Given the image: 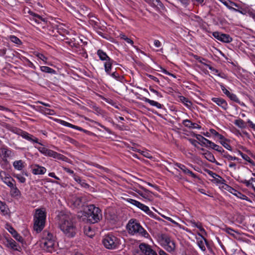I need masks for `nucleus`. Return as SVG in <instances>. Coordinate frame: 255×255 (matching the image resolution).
I'll use <instances>...</instances> for the list:
<instances>
[{"mask_svg": "<svg viewBox=\"0 0 255 255\" xmlns=\"http://www.w3.org/2000/svg\"><path fill=\"white\" fill-rule=\"evenodd\" d=\"M74 216L70 213L61 215L59 222V227L63 234L68 238L75 236L77 229L76 223L73 222Z\"/></svg>", "mask_w": 255, "mask_h": 255, "instance_id": "nucleus-1", "label": "nucleus"}, {"mask_svg": "<svg viewBox=\"0 0 255 255\" xmlns=\"http://www.w3.org/2000/svg\"><path fill=\"white\" fill-rule=\"evenodd\" d=\"M87 210L83 212H78V216L79 218H82L83 220L87 219L92 224H95L99 222L102 219V214L101 210L96 207L93 204H90L87 207Z\"/></svg>", "mask_w": 255, "mask_h": 255, "instance_id": "nucleus-2", "label": "nucleus"}, {"mask_svg": "<svg viewBox=\"0 0 255 255\" xmlns=\"http://www.w3.org/2000/svg\"><path fill=\"white\" fill-rule=\"evenodd\" d=\"M127 229L129 234L138 235L145 238L149 236L147 232L140 225L136 219H130L127 225Z\"/></svg>", "mask_w": 255, "mask_h": 255, "instance_id": "nucleus-3", "label": "nucleus"}, {"mask_svg": "<svg viewBox=\"0 0 255 255\" xmlns=\"http://www.w3.org/2000/svg\"><path fill=\"white\" fill-rule=\"evenodd\" d=\"M56 244V237L48 231L45 230L42 233L41 247L49 253L54 251Z\"/></svg>", "mask_w": 255, "mask_h": 255, "instance_id": "nucleus-4", "label": "nucleus"}, {"mask_svg": "<svg viewBox=\"0 0 255 255\" xmlns=\"http://www.w3.org/2000/svg\"><path fill=\"white\" fill-rule=\"evenodd\" d=\"M46 214L41 209H37L34 215L33 229L37 233H40L44 228L45 224Z\"/></svg>", "mask_w": 255, "mask_h": 255, "instance_id": "nucleus-5", "label": "nucleus"}, {"mask_svg": "<svg viewBox=\"0 0 255 255\" xmlns=\"http://www.w3.org/2000/svg\"><path fill=\"white\" fill-rule=\"evenodd\" d=\"M3 127L9 130L21 135L23 138H25V139L28 141L34 143H37L39 144L42 145V144L41 143L38 142V139L37 138L34 137L32 135L28 133V132L25 131H23L17 128L12 127L10 125L7 124H4L3 125Z\"/></svg>", "mask_w": 255, "mask_h": 255, "instance_id": "nucleus-6", "label": "nucleus"}, {"mask_svg": "<svg viewBox=\"0 0 255 255\" xmlns=\"http://www.w3.org/2000/svg\"><path fill=\"white\" fill-rule=\"evenodd\" d=\"M104 247L109 250H114L119 246L118 239L112 234H108L104 237L102 241Z\"/></svg>", "mask_w": 255, "mask_h": 255, "instance_id": "nucleus-7", "label": "nucleus"}, {"mask_svg": "<svg viewBox=\"0 0 255 255\" xmlns=\"http://www.w3.org/2000/svg\"><path fill=\"white\" fill-rule=\"evenodd\" d=\"M161 241L164 246H165V249L167 252L171 253L175 251V243L169 236L166 234H162L161 235Z\"/></svg>", "mask_w": 255, "mask_h": 255, "instance_id": "nucleus-8", "label": "nucleus"}, {"mask_svg": "<svg viewBox=\"0 0 255 255\" xmlns=\"http://www.w3.org/2000/svg\"><path fill=\"white\" fill-rule=\"evenodd\" d=\"M212 35L218 40L225 43H230L232 41V38L227 34L215 31L212 33Z\"/></svg>", "mask_w": 255, "mask_h": 255, "instance_id": "nucleus-9", "label": "nucleus"}, {"mask_svg": "<svg viewBox=\"0 0 255 255\" xmlns=\"http://www.w3.org/2000/svg\"><path fill=\"white\" fill-rule=\"evenodd\" d=\"M3 244L7 248L11 249L14 251H19L20 247L14 240L12 239L5 238L3 241Z\"/></svg>", "mask_w": 255, "mask_h": 255, "instance_id": "nucleus-10", "label": "nucleus"}, {"mask_svg": "<svg viewBox=\"0 0 255 255\" xmlns=\"http://www.w3.org/2000/svg\"><path fill=\"white\" fill-rule=\"evenodd\" d=\"M28 13L30 14L29 20L33 23V24H40L42 22H45L46 21L45 18H42L40 15L29 10Z\"/></svg>", "mask_w": 255, "mask_h": 255, "instance_id": "nucleus-11", "label": "nucleus"}, {"mask_svg": "<svg viewBox=\"0 0 255 255\" xmlns=\"http://www.w3.org/2000/svg\"><path fill=\"white\" fill-rule=\"evenodd\" d=\"M139 248L145 255H157V253L147 244L142 243L139 245Z\"/></svg>", "mask_w": 255, "mask_h": 255, "instance_id": "nucleus-12", "label": "nucleus"}, {"mask_svg": "<svg viewBox=\"0 0 255 255\" xmlns=\"http://www.w3.org/2000/svg\"><path fill=\"white\" fill-rule=\"evenodd\" d=\"M139 248L145 255H157V253L147 244L142 243L139 245Z\"/></svg>", "mask_w": 255, "mask_h": 255, "instance_id": "nucleus-13", "label": "nucleus"}, {"mask_svg": "<svg viewBox=\"0 0 255 255\" xmlns=\"http://www.w3.org/2000/svg\"><path fill=\"white\" fill-rule=\"evenodd\" d=\"M139 248L145 255H157V253L147 244L142 243L139 245Z\"/></svg>", "mask_w": 255, "mask_h": 255, "instance_id": "nucleus-14", "label": "nucleus"}, {"mask_svg": "<svg viewBox=\"0 0 255 255\" xmlns=\"http://www.w3.org/2000/svg\"><path fill=\"white\" fill-rule=\"evenodd\" d=\"M211 100L215 103L218 106L221 107L223 110H227L228 105L224 99L221 98H212Z\"/></svg>", "mask_w": 255, "mask_h": 255, "instance_id": "nucleus-15", "label": "nucleus"}, {"mask_svg": "<svg viewBox=\"0 0 255 255\" xmlns=\"http://www.w3.org/2000/svg\"><path fill=\"white\" fill-rule=\"evenodd\" d=\"M46 171V169L45 167L39 166L38 164H34L32 166V173L34 175H42Z\"/></svg>", "mask_w": 255, "mask_h": 255, "instance_id": "nucleus-16", "label": "nucleus"}, {"mask_svg": "<svg viewBox=\"0 0 255 255\" xmlns=\"http://www.w3.org/2000/svg\"><path fill=\"white\" fill-rule=\"evenodd\" d=\"M6 229L16 240L21 243L23 242L22 237L17 233L13 227L7 225V228Z\"/></svg>", "mask_w": 255, "mask_h": 255, "instance_id": "nucleus-17", "label": "nucleus"}, {"mask_svg": "<svg viewBox=\"0 0 255 255\" xmlns=\"http://www.w3.org/2000/svg\"><path fill=\"white\" fill-rule=\"evenodd\" d=\"M0 177L2 181L9 188H11L16 183L15 181L8 174L3 177L1 175Z\"/></svg>", "mask_w": 255, "mask_h": 255, "instance_id": "nucleus-18", "label": "nucleus"}, {"mask_svg": "<svg viewBox=\"0 0 255 255\" xmlns=\"http://www.w3.org/2000/svg\"><path fill=\"white\" fill-rule=\"evenodd\" d=\"M12 153V151L6 146L3 145L0 148V154L3 158H6L11 156Z\"/></svg>", "mask_w": 255, "mask_h": 255, "instance_id": "nucleus-19", "label": "nucleus"}, {"mask_svg": "<svg viewBox=\"0 0 255 255\" xmlns=\"http://www.w3.org/2000/svg\"><path fill=\"white\" fill-rule=\"evenodd\" d=\"M240 181L244 184L247 187L252 188L255 191V178H251L249 180L241 179Z\"/></svg>", "mask_w": 255, "mask_h": 255, "instance_id": "nucleus-20", "label": "nucleus"}, {"mask_svg": "<svg viewBox=\"0 0 255 255\" xmlns=\"http://www.w3.org/2000/svg\"><path fill=\"white\" fill-rule=\"evenodd\" d=\"M10 188V194L13 197H19L21 196V192L15 184Z\"/></svg>", "mask_w": 255, "mask_h": 255, "instance_id": "nucleus-21", "label": "nucleus"}, {"mask_svg": "<svg viewBox=\"0 0 255 255\" xmlns=\"http://www.w3.org/2000/svg\"><path fill=\"white\" fill-rule=\"evenodd\" d=\"M60 123H61V124L62 125H63V126H64L65 127H69V128H72L78 129V130H80V131H83L84 132H88L87 130L83 129L82 128L78 127V126L74 125H72V124H70L69 123H68V122H67L66 121H61Z\"/></svg>", "mask_w": 255, "mask_h": 255, "instance_id": "nucleus-22", "label": "nucleus"}, {"mask_svg": "<svg viewBox=\"0 0 255 255\" xmlns=\"http://www.w3.org/2000/svg\"><path fill=\"white\" fill-rule=\"evenodd\" d=\"M205 157L209 161L212 163H215L217 165H219V163L216 160L213 154L210 151H206L203 153Z\"/></svg>", "mask_w": 255, "mask_h": 255, "instance_id": "nucleus-23", "label": "nucleus"}, {"mask_svg": "<svg viewBox=\"0 0 255 255\" xmlns=\"http://www.w3.org/2000/svg\"><path fill=\"white\" fill-rule=\"evenodd\" d=\"M97 55H98L100 59L102 61H108L111 59L101 49H99L97 51Z\"/></svg>", "mask_w": 255, "mask_h": 255, "instance_id": "nucleus-24", "label": "nucleus"}, {"mask_svg": "<svg viewBox=\"0 0 255 255\" xmlns=\"http://www.w3.org/2000/svg\"><path fill=\"white\" fill-rule=\"evenodd\" d=\"M74 179L78 183L81 185L82 187L85 188H88L89 187V184L86 183L84 180L81 179L79 176L76 175H74Z\"/></svg>", "mask_w": 255, "mask_h": 255, "instance_id": "nucleus-25", "label": "nucleus"}, {"mask_svg": "<svg viewBox=\"0 0 255 255\" xmlns=\"http://www.w3.org/2000/svg\"><path fill=\"white\" fill-rule=\"evenodd\" d=\"M82 197H76L73 199L72 201V205L74 208H80L82 207Z\"/></svg>", "mask_w": 255, "mask_h": 255, "instance_id": "nucleus-26", "label": "nucleus"}, {"mask_svg": "<svg viewBox=\"0 0 255 255\" xmlns=\"http://www.w3.org/2000/svg\"><path fill=\"white\" fill-rule=\"evenodd\" d=\"M142 100L145 102H146V103H149L150 105L152 106H155L156 107V108H157L158 109H161L162 107V105L157 102H155L153 100H150L147 98H145V97H143L142 98Z\"/></svg>", "mask_w": 255, "mask_h": 255, "instance_id": "nucleus-27", "label": "nucleus"}, {"mask_svg": "<svg viewBox=\"0 0 255 255\" xmlns=\"http://www.w3.org/2000/svg\"><path fill=\"white\" fill-rule=\"evenodd\" d=\"M114 61L112 59L108 61H106L104 63V67L105 72L107 74H111L112 64Z\"/></svg>", "mask_w": 255, "mask_h": 255, "instance_id": "nucleus-28", "label": "nucleus"}, {"mask_svg": "<svg viewBox=\"0 0 255 255\" xmlns=\"http://www.w3.org/2000/svg\"><path fill=\"white\" fill-rule=\"evenodd\" d=\"M223 230L225 231L227 234L230 235L231 236L236 239H237L239 235V233L238 232L229 227L225 228L223 229Z\"/></svg>", "mask_w": 255, "mask_h": 255, "instance_id": "nucleus-29", "label": "nucleus"}, {"mask_svg": "<svg viewBox=\"0 0 255 255\" xmlns=\"http://www.w3.org/2000/svg\"><path fill=\"white\" fill-rule=\"evenodd\" d=\"M13 166L15 169L18 170H21L24 167L23 162L21 160L14 161Z\"/></svg>", "mask_w": 255, "mask_h": 255, "instance_id": "nucleus-30", "label": "nucleus"}, {"mask_svg": "<svg viewBox=\"0 0 255 255\" xmlns=\"http://www.w3.org/2000/svg\"><path fill=\"white\" fill-rule=\"evenodd\" d=\"M234 124L241 128H245L247 127L246 123L241 119L235 120Z\"/></svg>", "mask_w": 255, "mask_h": 255, "instance_id": "nucleus-31", "label": "nucleus"}, {"mask_svg": "<svg viewBox=\"0 0 255 255\" xmlns=\"http://www.w3.org/2000/svg\"><path fill=\"white\" fill-rule=\"evenodd\" d=\"M211 144H210L209 147H210L219 152H221L222 153H223L225 152V150L223 149V148L221 146H219L218 145L214 143L213 142H211Z\"/></svg>", "mask_w": 255, "mask_h": 255, "instance_id": "nucleus-32", "label": "nucleus"}, {"mask_svg": "<svg viewBox=\"0 0 255 255\" xmlns=\"http://www.w3.org/2000/svg\"><path fill=\"white\" fill-rule=\"evenodd\" d=\"M180 101L183 103L186 107L189 108L192 105V103L186 97L181 96L179 97Z\"/></svg>", "mask_w": 255, "mask_h": 255, "instance_id": "nucleus-33", "label": "nucleus"}, {"mask_svg": "<svg viewBox=\"0 0 255 255\" xmlns=\"http://www.w3.org/2000/svg\"><path fill=\"white\" fill-rule=\"evenodd\" d=\"M238 153L239 155H240L242 157V158L244 160L249 162V163H250L251 164H252L253 165H255L254 161L253 160H252L248 155L243 153L242 152H241L240 150H238Z\"/></svg>", "mask_w": 255, "mask_h": 255, "instance_id": "nucleus-34", "label": "nucleus"}, {"mask_svg": "<svg viewBox=\"0 0 255 255\" xmlns=\"http://www.w3.org/2000/svg\"><path fill=\"white\" fill-rule=\"evenodd\" d=\"M211 181L217 184H226V180L223 179L222 177L218 174V176L216 177V178L211 179Z\"/></svg>", "mask_w": 255, "mask_h": 255, "instance_id": "nucleus-35", "label": "nucleus"}, {"mask_svg": "<svg viewBox=\"0 0 255 255\" xmlns=\"http://www.w3.org/2000/svg\"><path fill=\"white\" fill-rule=\"evenodd\" d=\"M51 157H53L54 158H56L63 161H66V160L67 159V157H66L64 155L58 153L54 151Z\"/></svg>", "mask_w": 255, "mask_h": 255, "instance_id": "nucleus-36", "label": "nucleus"}, {"mask_svg": "<svg viewBox=\"0 0 255 255\" xmlns=\"http://www.w3.org/2000/svg\"><path fill=\"white\" fill-rule=\"evenodd\" d=\"M51 157H53L54 158H56L63 161H66V160L67 159V157H66L64 155L58 153L54 151Z\"/></svg>", "mask_w": 255, "mask_h": 255, "instance_id": "nucleus-37", "label": "nucleus"}, {"mask_svg": "<svg viewBox=\"0 0 255 255\" xmlns=\"http://www.w3.org/2000/svg\"><path fill=\"white\" fill-rule=\"evenodd\" d=\"M211 141L208 140L204 137H201V142L199 143L202 146H205L206 147H209L210 144H211Z\"/></svg>", "mask_w": 255, "mask_h": 255, "instance_id": "nucleus-38", "label": "nucleus"}, {"mask_svg": "<svg viewBox=\"0 0 255 255\" xmlns=\"http://www.w3.org/2000/svg\"><path fill=\"white\" fill-rule=\"evenodd\" d=\"M40 70L45 73H50V74H55L56 71L55 70L47 67V66H41Z\"/></svg>", "mask_w": 255, "mask_h": 255, "instance_id": "nucleus-39", "label": "nucleus"}, {"mask_svg": "<svg viewBox=\"0 0 255 255\" xmlns=\"http://www.w3.org/2000/svg\"><path fill=\"white\" fill-rule=\"evenodd\" d=\"M84 233L87 236L90 238H92L94 235L93 231H92L91 228L90 227L85 228Z\"/></svg>", "mask_w": 255, "mask_h": 255, "instance_id": "nucleus-40", "label": "nucleus"}, {"mask_svg": "<svg viewBox=\"0 0 255 255\" xmlns=\"http://www.w3.org/2000/svg\"><path fill=\"white\" fill-rule=\"evenodd\" d=\"M13 176L18 179L19 182L24 183L26 181L25 177H23L21 174H13Z\"/></svg>", "mask_w": 255, "mask_h": 255, "instance_id": "nucleus-41", "label": "nucleus"}, {"mask_svg": "<svg viewBox=\"0 0 255 255\" xmlns=\"http://www.w3.org/2000/svg\"><path fill=\"white\" fill-rule=\"evenodd\" d=\"M223 156L224 158L228 159L229 160H239V159L238 157L235 156H232L229 155L227 152H225L223 154Z\"/></svg>", "mask_w": 255, "mask_h": 255, "instance_id": "nucleus-42", "label": "nucleus"}, {"mask_svg": "<svg viewBox=\"0 0 255 255\" xmlns=\"http://www.w3.org/2000/svg\"><path fill=\"white\" fill-rule=\"evenodd\" d=\"M182 124L186 127L190 128L192 126H195L191 121L189 120H184L182 121Z\"/></svg>", "mask_w": 255, "mask_h": 255, "instance_id": "nucleus-43", "label": "nucleus"}, {"mask_svg": "<svg viewBox=\"0 0 255 255\" xmlns=\"http://www.w3.org/2000/svg\"><path fill=\"white\" fill-rule=\"evenodd\" d=\"M10 39L12 42L17 45H20L22 43L21 40L14 35L10 36Z\"/></svg>", "mask_w": 255, "mask_h": 255, "instance_id": "nucleus-44", "label": "nucleus"}, {"mask_svg": "<svg viewBox=\"0 0 255 255\" xmlns=\"http://www.w3.org/2000/svg\"><path fill=\"white\" fill-rule=\"evenodd\" d=\"M204 65H205L206 66H207V67H208V68L211 70V71H212L214 73H216L217 74V75L219 77H223V76H222L221 74V73H219V70L214 68V67H213L212 66H211V65L208 64H204Z\"/></svg>", "mask_w": 255, "mask_h": 255, "instance_id": "nucleus-45", "label": "nucleus"}, {"mask_svg": "<svg viewBox=\"0 0 255 255\" xmlns=\"http://www.w3.org/2000/svg\"><path fill=\"white\" fill-rule=\"evenodd\" d=\"M127 201L128 202L134 205L135 206L137 207V208L139 207V206L140 205V204L141 203L140 202H138V201H136L135 200L130 199V198L127 199Z\"/></svg>", "mask_w": 255, "mask_h": 255, "instance_id": "nucleus-46", "label": "nucleus"}, {"mask_svg": "<svg viewBox=\"0 0 255 255\" xmlns=\"http://www.w3.org/2000/svg\"><path fill=\"white\" fill-rule=\"evenodd\" d=\"M231 100L240 104V101L239 100V98L237 97V96L233 94V93H230V95L228 96Z\"/></svg>", "mask_w": 255, "mask_h": 255, "instance_id": "nucleus-47", "label": "nucleus"}, {"mask_svg": "<svg viewBox=\"0 0 255 255\" xmlns=\"http://www.w3.org/2000/svg\"><path fill=\"white\" fill-rule=\"evenodd\" d=\"M175 165L178 168L181 169L184 173H187V171H188L189 169L184 165L181 164L180 163H176L175 164Z\"/></svg>", "mask_w": 255, "mask_h": 255, "instance_id": "nucleus-48", "label": "nucleus"}, {"mask_svg": "<svg viewBox=\"0 0 255 255\" xmlns=\"http://www.w3.org/2000/svg\"><path fill=\"white\" fill-rule=\"evenodd\" d=\"M142 211H144L145 213H146L147 215L151 216L153 215V213L151 211L149 208L148 207H147L146 205H144L143 207V208L141 210Z\"/></svg>", "mask_w": 255, "mask_h": 255, "instance_id": "nucleus-49", "label": "nucleus"}, {"mask_svg": "<svg viewBox=\"0 0 255 255\" xmlns=\"http://www.w3.org/2000/svg\"><path fill=\"white\" fill-rule=\"evenodd\" d=\"M113 78L117 80L120 81L121 79L123 78L120 76V75L117 73L116 71L113 73L111 72V74H110Z\"/></svg>", "mask_w": 255, "mask_h": 255, "instance_id": "nucleus-50", "label": "nucleus"}, {"mask_svg": "<svg viewBox=\"0 0 255 255\" xmlns=\"http://www.w3.org/2000/svg\"><path fill=\"white\" fill-rule=\"evenodd\" d=\"M205 171L208 173L211 177L214 178H216V177L218 176V174L216 173L213 172L212 171L209 169H205Z\"/></svg>", "mask_w": 255, "mask_h": 255, "instance_id": "nucleus-51", "label": "nucleus"}, {"mask_svg": "<svg viewBox=\"0 0 255 255\" xmlns=\"http://www.w3.org/2000/svg\"><path fill=\"white\" fill-rule=\"evenodd\" d=\"M221 144L226 149H227L229 150H232V147L228 143H227L225 141H220Z\"/></svg>", "mask_w": 255, "mask_h": 255, "instance_id": "nucleus-52", "label": "nucleus"}, {"mask_svg": "<svg viewBox=\"0 0 255 255\" xmlns=\"http://www.w3.org/2000/svg\"><path fill=\"white\" fill-rule=\"evenodd\" d=\"M192 224L194 225V227H196L197 228H198L200 231L205 232V230L202 227V226L200 223L193 222Z\"/></svg>", "mask_w": 255, "mask_h": 255, "instance_id": "nucleus-53", "label": "nucleus"}, {"mask_svg": "<svg viewBox=\"0 0 255 255\" xmlns=\"http://www.w3.org/2000/svg\"><path fill=\"white\" fill-rule=\"evenodd\" d=\"M41 110L48 115H53L54 114V111L49 109L44 108L41 109Z\"/></svg>", "mask_w": 255, "mask_h": 255, "instance_id": "nucleus-54", "label": "nucleus"}, {"mask_svg": "<svg viewBox=\"0 0 255 255\" xmlns=\"http://www.w3.org/2000/svg\"><path fill=\"white\" fill-rule=\"evenodd\" d=\"M35 147L37 148V149L42 154L45 155L46 152L47 151V148L44 147H37L35 146Z\"/></svg>", "mask_w": 255, "mask_h": 255, "instance_id": "nucleus-55", "label": "nucleus"}, {"mask_svg": "<svg viewBox=\"0 0 255 255\" xmlns=\"http://www.w3.org/2000/svg\"><path fill=\"white\" fill-rule=\"evenodd\" d=\"M138 194H139L143 198H146L148 194L150 193V191L148 190L145 189V193H143L139 191H136Z\"/></svg>", "mask_w": 255, "mask_h": 255, "instance_id": "nucleus-56", "label": "nucleus"}, {"mask_svg": "<svg viewBox=\"0 0 255 255\" xmlns=\"http://www.w3.org/2000/svg\"><path fill=\"white\" fill-rule=\"evenodd\" d=\"M95 124L96 125L100 126V127L102 128H104L106 131H107L108 133H112V131L111 130L108 128L106 127L105 126L101 125L100 123H99V122H95Z\"/></svg>", "mask_w": 255, "mask_h": 255, "instance_id": "nucleus-57", "label": "nucleus"}, {"mask_svg": "<svg viewBox=\"0 0 255 255\" xmlns=\"http://www.w3.org/2000/svg\"><path fill=\"white\" fill-rule=\"evenodd\" d=\"M0 210L3 213L6 211V205L1 201H0Z\"/></svg>", "mask_w": 255, "mask_h": 255, "instance_id": "nucleus-58", "label": "nucleus"}, {"mask_svg": "<svg viewBox=\"0 0 255 255\" xmlns=\"http://www.w3.org/2000/svg\"><path fill=\"white\" fill-rule=\"evenodd\" d=\"M148 2L151 3L155 5H161V2L159 0H148Z\"/></svg>", "mask_w": 255, "mask_h": 255, "instance_id": "nucleus-59", "label": "nucleus"}, {"mask_svg": "<svg viewBox=\"0 0 255 255\" xmlns=\"http://www.w3.org/2000/svg\"><path fill=\"white\" fill-rule=\"evenodd\" d=\"M149 90H150V91L151 92H152V93H154L157 96H158L159 97H160V98L162 97V95L159 92H158L156 90L153 89L151 87H149Z\"/></svg>", "mask_w": 255, "mask_h": 255, "instance_id": "nucleus-60", "label": "nucleus"}, {"mask_svg": "<svg viewBox=\"0 0 255 255\" xmlns=\"http://www.w3.org/2000/svg\"><path fill=\"white\" fill-rule=\"evenodd\" d=\"M220 86L223 93L228 97L231 93L223 85H220Z\"/></svg>", "mask_w": 255, "mask_h": 255, "instance_id": "nucleus-61", "label": "nucleus"}, {"mask_svg": "<svg viewBox=\"0 0 255 255\" xmlns=\"http://www.w3.org/2000/svg\"><path fill=\"white\" fill-rule=\"evenodd\" d=\"M37 57L40 59H41V60H42L43 61L46 62V61L47 60V58L46 57H45L43 54H41V53H39L37 55Z\"/></svg>", "mask_w": 255, "mask_h": 255, "instance_id": "nucleus-62", "label": "nucleus"}, {"mask_svg": "<svg viewBox=\"0 0 255 255\" xmlns=\"http://www.w3.org/2000/svg\"><path fill=\"white\" fill-rule=\"evenodd\" d=\"M63 168L65 171L68 173L70 174H72L73 176L76 175L74 174V171L66 167H63Z\"/></svg>", "mask_w": 255, "mask_h": 255, "instance_id": "nucleus-63", "label": "nucleus"}, {"mask_svg": "<svg viewBox=\"0 0 255 255\" xmlns=\"http://www.w3.org/2000/svg\"><path fill=\"white\" fill-rule=\"evenodd\" d=\"M248 14L250 17H252L255 21V12L251 10H249Z\"/></svg>", "mask_w": 255, "mask_h": 255, "instance_id": "nucleus-64", "label": "nucleus"}]
</instances>
